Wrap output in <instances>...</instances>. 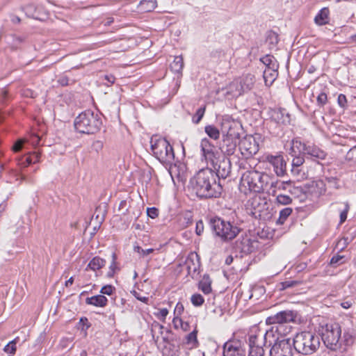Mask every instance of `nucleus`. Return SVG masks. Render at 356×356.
I'll list each match as a JSON object with an SVG mask.
<instances>
[{
  "mask_svg": "<svg viewBox=\"0 0 356 356\" xmlns=\"http://www.w3.org/2000/svg\"><path fill=\"white\" fill-rule=\"evenodd\" d=\"M193 190L201 198L218 197L222 186L216 183V176L211 168L200 170L191 180Z\"/></svg>",
  "mask_w": 356,
  "mask_h": 356,
  "instance_id": "1",
  "label": "nucleus"
},
{
  "mask_svg": "<svg viewBox=\"0 0 356 356\" xmlns=\"http://www.w3.org/2000/svg\"><path fill=\"white\" fill-rule=\"evenodd\" d=\"M75 129L81 134H94L100 130L102 124L101 118L91 111L80 113L74 120Z\"/></svg>",
  "mask_w": 356,
  "mask_h": 356,
  "instance_id": "2",
  "label": "nucleus"
},
{
  "mask_svg": "<svg viewBox=\"0 0 356 356\" xmlns=\"http://www.w3.org/2000/svg\"><path fill=\"white\" fill-rule=\"evenodd\" d=\"M320 344L319 337L310 332L298 333L293 339L295 350L302 355L313 354L318 349Z\"/></svg>",
  "mask_w": 356,
  "mask_h": 356,
  "instance_id": "3",
  "label": "nucleus"
},
{
  "mask_svg": "<svg viewBox=\"0 0 356 356\" xmlns=\"http://www.w3.org/2000/svg\"><path fill=\"white\" fill-rule=\"evenodd\" d=\"M209 225L214 234L224 242L233 240L241 232L236 225L219 217L211 218Z\"/></svg>",
  "mask_w": 356,
  "mask_h": 356,
  "instance_id": "4",
  "label": "nucleus"
},
{
  "mask_svg": "<svg viewBox=\"0 0 356 356\" xmlns=\"http://www.w3.org/2000/svg\"><path fill=\"white\" fill-rule=\"evenodd\" d=\"M151 149L153 155L163 164L171 165L175 160V153L169 142L161 137L151 138Z\"/></svg>",
  "mask_w": 356,
  "mask_h": 356,
  "instance_id": "5",
  "label": "nucleus"
},
{
  "mask_svg": "<svg viewBox=\"0 0 356 356\" xmlns=\"http://www.w3.org/2000/svg\"><path fill=\"white\" fill-rule=\"evenodd\" d=\"M268 179L267 174L257 170L246 171L241 177V186L254 193H260L268 184Z\"/></svg>",
  "mask_w": 356,
  "mask_h": 356,
  "instance_id": "6",
  "label": "nucleus"
},
{
  "mask_svg": "<svg viewBox=\"0 0 356 356\" xmlns=\"http://www.w3.org/2000/svg\"><path fill=\"white\" fill-rule=\"evenodd\" d=\"M291 150L294 154L298 152L304 156H309L314 161L324 160L327 156V153L318 146L314 144L302 143L298 138L292 140Z\"/></svg>",
  "mask_w": 356,
  "mask_h": 356,
  "instance_id": "7",
  "label": "nucleus"
},
{
  "mask_svg": "<svg viewBox=\"0 0 356 356\" xmlns=\"http://www.w3.org/2000/svg\"><path fill=\"white\" fill-rule=\"evenodd\" d=\"M341 327L337 323L327 324L323 328L321 338L327 348L335 350L341 337Z\"/></svg>",
  "mask_w": 356,
  "mask_h": 356,
  "instance_id": "8",
  "label": "nucleus"
},
{
  "mask_svg": "<svg viewBox=\"0 0 356 356\" xmlns=\"http://www.w3.org/2000/svg\"><path fill=\"white\" fill-rule=\"evenodd\" d=\"M240 134L235 127L229 126L226 134L223 136L222 143L220 145L221 152L227 155L234 154L237 145H239Z\"/></svg>",
  "mask_w": 356,
  "mask_h": 356,
  "instance_id": "9",
  "label": "nucleus"
},
{
  "mask_svg": "<svg viewBox=\"0 0 356 356\" xmlns=\"http://www.w3.org/2000/svg\"><path fill=\"white\" fill-rule=\"evenodd\" d=\"M200 147L202 152V155L207 164H210L211 167L216 165L217 162L222 157L216 147L213 146L207 138L202 140Z\"/></svg>",
  "mask_w": 356,
  "mask_h": 356,
  "instance_id": "10",
  "label": "nucleus"
},
{
  "mask_svg": "<svg viewBox=\"0 0 356 356\" xmlns=\"http://www.w3.org/2000/svg\"><path fill=\"white\" fill-rule=\"evenodd\" d=\"M297 317V312L292 310H284L277 312L275 314L268 316L266 323L268 325H281L284 324L294 322Z\"/></svg>",
  "mask_w": 356,
  "mask_h": 356,
  "instance_id": "11",
  "label": "nucleus"
},
{
  "mask_svg": "<svg viewBox=\"0 0 356 356\" xmlns=\"http://www.w3.org/2000/svg\"><path fill=\"white\" fill-rule=\"evenodd\" d=\"M239 149L245 157H250L259 151V144L254 137L248 135L239 142Z\"/></svg>",
  "mask_w": 356,
  "mask_h": 356,
  "instance_id": "12",
  "label": "nucleus"
},
{
  "mask_svg": "<svg viewBox=\"0 0 356 356\" xmlns=\"http://www.w3.org/2000/svg\"><path fill=\"white\" fill-rule=\"evenodd\" d=\"M275 352V354L293 356V350L291 339L285 337H277L275 343L272 346L270 353Z\"/></svg>",
  "mask_w": 356,
  "mask_h": 356,
  "instance_id": "13",
  "label": "nucleus"
},
{
  "mask_svg": "<svg viewBox=\"0 0 356 356\" xmlns=\"http://www.w3.org/2000/svg\"><path fill=\"white\" fill-rule=\"evenodd\" d=\"M212 168L216 177L226 179L231 172V161L229 159L222 156L216 165H213Z\"/></svg>",
  "mask_w": 356,
  "mask_h": 356,
  "instance_id": "14",
  "label": "nucleus"
},
{
  "mask_svg": "<svg viewBox=\"0 0 356 356\" xmlns=\"http://www.w3.org/2000/svg\"><path fill=\"white\" fill-rule=\"evenodd\" d=\"M264 337L262 330L257 327H252L249 333V348H264V346L266 345Z\"/></svg>",
  "mask_w": 356,
  "mask_h": 356,
  "instance_id": "15",
  "label": "nucleus"
},
{
  "mask_svg": "<svg viewBox=\"0 0 356 356\" xmlns=\"http://www.w3.org/2000/svg\"><path fill=\"white\" fill-rule=\"evenodd\" d=\"M286 330H290L289 327L284 328L281 325H273L270 330L266 332L263 331L264 339L265 338L266 343L271 346L273 343H275L277 337H284Z\"/></svg>",
  "mask_w": 356,
  "mask_h": 356,
  "instance_id": "16",
  "label": "nucleus"
},
{
  "mask_svg": "<svg viewBox=\"0 0 356 356\" xmlns=\"http://www.w3.org/2000/svg\"><path fill=\"white\" fill-rule=\"evenodd\" d=\"M267 161L273 166L274 171L278 177H282L286 173V162L281 155H268Z\"/></svg>",
  "mask_w": 356,
  "mask_h": 356,
  "instance_id": "17",
  "label": "nucleus"
},
{
  "mask_svg": "<svg viewBox=\"0 0 356 356\" xmlns=\"http://www.w3.org/2000/svg\"><path fill=\"white\" fill-rule=\"evenodd\" d=\"M248 204L251 207L254 211V213H261L265 209L267 202L266 199L262 198L261 195L257 194L254 195V196L248 200Z\"/></svg>",
  "mask_w": 356,
  "mask_h": 356,
  "instance_id": "18",
  "label": "nucleus"
},
{
  "mask_svg": "<svg viewBox=\"0 0 356 356\" xmlns=\"http://www.w3.org/2000/svg\"><path fill=\"white\" fill-rule=\"evenodd\" d=\"M238 80L241 90L243 91L244 93L252 90L255 82L254 76L250 74L243 75L240 79H238Z\"/></svg>",
  "mask_w": 356,
  "mask_h": 356,
  "instance_id": "19",
  "label": "nucleus"
},
{
  "mask_svg": "<svg viewBox=\"0 0 356 356\" xmlns=\"http://www.w3.org/2000/svg\"><path fill=\"white\" fill-rule=\"evenodd\" d=\"M243 93V91L241 90V87L238 79L232 81L227 88L226 95L228 97H238Z\"/></svg>",
  "mask_w": 356,
  "mask_h": 356,
  "instance_id": "20",
  "label": "nucleus"
},
{
  "mask_svg": "<svg viewBox=\"0 0 356 356\" xmlns=\"http://www.w3.org/2000/svg\"><path fill=\"white\" fill-rule=\"evenodd\" d=\"M87 305H93L95 307H104L108 303V299L103 295H97L86 299Z\"/></svg>",
  "mask_w": 356,
  "mask_h": 356,
  "instance_id": "21",
  "label": "nucleus"
},
{
  "mask_svg": "<svg viewBox=\"0 0 356 356\" xmlns=\"http://www.w3.org/2000/svg\"><path fill=\"white\" fill-rule=\"evenodd\" d=\"M272 118L278 124H286L290 123V115L286 111L285 109H279L275 111Z\"/></svg>",
  "mask_w": 356,
  "mask_h": 356,
  "instance_id": "22",
  "label": "nucleus"
},
{
  "mask_svg": "<svg viewBox=\"0 0 356 356\" xmlns=\"http://www.w3.org/2000/svg\"><path fill=\"white\" fill-rule=\"evenodd\" d=\"M106 264V260L99 257H95L88 264L85 269V271H88V269L96 271L103 268Z\"/></svg>",
  "mask_w": 356,
  "mask_h": 356,
  "instance_id": "23",
  "label": "nucleus"
},
{
  "mask_svg": "<svg viewBox=\"0 0 356 356\" xmlns=\"http://www.w3.org/2000/svg\"><path fill=\"white\" fill-rule=\"evenodd\" d=\"M243 352L231 343H226L223 347V356H243Z\"/></svg>",
  "mask_w": 356,
  "mask_h": 356,
  "instance_id": "24",
  "label": "nucleus"
},
{
  "mask_svg": "<svg viewBox=\"0 0 356 356\" xmlns=\"http://www.w3.org/2000/svg\"><path fill=\"white\" fill-rule=\"evenodd\" d=\"M335 205L337 206V211L340 212V224H342L347 218L350 206L348 202H337Z\"/></svg>",
  "mask_w": 356,
  "mask_h": 356,
  "instance_id": "25",
  "label": "nucleus"
},
{
  "mask_svg": "<svg viewBox=\"0 0 356 356\" xmlns=\"http://www.w3.org/2000/svg\"><path fill=\"white\" fill-rule=\"evenodd\" d=\"M329 10L324 8L320 10L314 18V22L318 25H325L328 23Z\"/></svg>",
  "mask_w": 356,
  "mask_h": 356,
  "instance_id": "26",
  "label": "nucleus"
},
{
  "mask_svg": "<svg viewBox=\"0 0 356 356\" xmlns=\"http://www.w3.org/2000/svg\"><path fill=\"white\" fill-rule=\"evenodd\" d=\"M211 280L210 279L208 275H204L202 279L199 282V288L202 290V291L208 294L211 291Z\"/></svg>",
  "mask_w": 356,
  "mask_h": 356,
  "instance_id": "27",
  "label": "nucleus"
},
{
  "mask_svg": "<svg viewBox=\"0 0 356 356\" xmlns=\"http://www.w3.org/2000/svg\"><path fill=\"white\" fill-rule=\"evenodd\" d=\"M277 76V69H265L264 79L266 85H271Z\"/></svg>",
  "mask_w": 356,
  "mask_h": 356,
  "instance_id": "28",
  "label": "nucleus"
},
{
  "mask_svg": "<svg viewBox=\"0 0 356 356\" xmlns=\"http://www.w3.org/2000/svg\"><path fill=\"white\" fill-rule=\"evenodd\" d=\"M260 60L266 66V69H278L277 62L272 55H266Z\"/></svg>",
  "mask_w": 356,
  "mask_h": 356,
  "instance_id": "29",
  "label": "nucleus"
},
{
  "mask_svg": "<svg viewBox=\"0 0 356 356\" xmlns=\"http://www.w3.org/2000/svg\"><path fill=\"white\" fill-rule=\"evenodd\" d=\"M170 69L175 73H180L184 67V60L181 56H175L170 64Z\"/></svg>",
  "mask_w": 356,
  "mask_h": 356,
  "instance_id": "30",
  "label": "nucleus"
},
{
  "mask_svg": "<svg viewBox=\"0 0 356 356\" xmlns=\"http://www.w3.org/2000/svg\"><path fill=\"white\" fill-rule=\"evenodd\" d=\"M206 134L212 139L218 140L220 138V131L213 125H207L204 128Z\"/></svg>",
  "mask_w": 356,
  "mask_h": 356,
  "instance_id": "31",
  "label": "nucleus"
},
{
  "mask_svg": "<svg viewBox=\"0 0 356 356\" xmlns=\"http://www.w3.org/2000/svg\"><path fill=\"white\" fill-rule=\"evenodd\" d=\"M292 209L290 207H286L280 211L279 218L277 220V224L283 225L286 220L292 213Z\"/></svg>",
  "mask_w": 356,
  "mask_h": 356,
  "instance_id": "32",
  "label": "nucleus"
},
{
  "mask_svg": "<svg viewBox=\"0 0 356 356\" xmlns=\"http://www.w3.org/2000/svg\"><path fill=\"white\" fill-rule=\"evenodd\" d=\"M117 255L115 252L112 254V261L109 266V270L107 273L108 277H113L117 270H119L117 264Z\"/></svg>",
  "mask_w": 356,
  "mask_h": 356,
  "instance_id": "33",
  "label": "nucleus"
},
{
  "mask_svg": "<svg viewBox=\"0 0 356 356\" xmlns=\"http://www.w3.org/2000/svg\"><path fill=\"white\" fill-rule=\"evenodd\" d=\"M23 9L29 17L39 19V16L37 14V8L33 4H29Z\"/></svg>",
  "mask_w": 356,
  "mask_h": 356,
  "instance_id": "34",
  "label": "nucleus"
},
{
  "mask_svg": "<svg viewBox=\"0 0 356 356\" xmlns=\"http://www.w3.org/2000/svg\"><path fill=\"white\" fill-rule=\"evenodd\" d=\"M186 265L187 266L188 272L189 274H191L192 273L193 274L195 273L197 271L199 266H200L198 261L197 264H195L193 262V256H191L187 259V260L186 261Z\"/></svg>",
  "mask_w": 356,
  "mask_h": 356,
  "instance_id": "35",
  "label": "nucleus"
},
{
  "mask_svg": "<svg viewBox=\"0 0 356 356\" xmlns=\"http://www.w3.org/2000/svg\"><path fill=\"white\" fill-rule=\"evenodd\" d=\"M291 173L293 176L296 177L298 180L305 179L307 178V175L301 167L292 166Z\"/></svg>",
  "mask_w": 356,
  "mask_h": 356,
  "instance_id": "36",
  "label": "nucleus"
},
{
  "mask_svg": "<svg viewBox=\"0 0 356 356\" xmlns=\"http://www.w3.org/2000/svg\"><path fill=\"white\" fill-rule=\"evenodd\" d=\"M276 201L278 204L287 205L292 202V198L288 195L279 193L276 195Z\"/></svg>",
  "mask_w": 356,
  "mask_h": 356,
  "instance_id": "37",
  "label": "nucleus"
},
{
  "mask_svg": "<svg viewBox=\"0 0 356 356\" xmlns=\"http://www.w3.org/2000/svg\"><path fill=\"white\" fill-rule=\"evenodd\" d=\"M241 249L243 252L248 253L252 251L253 247L250 238H245L241 241Z\"/></svg>",
  "mask_w": 356,
  "mask_h": 356,
  "instance_id": "38",
  "label": "nucleus"
},
{
  "mask_svg": "<svg viewBox=\"0 0 356 356\" xmlns=\"http://www.w3.org/2000/svg\"><path fill=\"white\" fill-rule=\"evenodd\" d=\"M205 111H206L205 105L199 108L197 110L196 113L193 116V118H192L193 122L195 124H198L202 119V118L204 115Z\"/></svg>",
  "mask_w": 356,
  "mask_h": 356,
  "instance_id": "39",
  "label": "nucleus"
},
{
  "mask_svg": "<svg viewBox=\"0 0 356 356\" xmlns=\"http://www.w3.org/2000/svg\"><path fill=\"white\" fill-rule=\"evenodd\" d=\"M19 337H16L15 339L9 342L5 347L4 351L8 354H14L16 351V343L19 341Z\"/></svg>",
  "mask_w": 356,
  "mask_h": 356,
  "instance_id": "40",
  "label": "nucleus"
},
{
  "mask_svg": "<svg viewBox=\"0 0 356 356\" xmlns=\"http://www.w3.org/2000/svg\"><path fill=\"white\" fill-rule=\"evenodd\" d=\"M325 185L327 186L329 188L335 189H337L339 187L337 179L332 177H326L325 178Z\"/></svg>",
  "mask_w": 356,
  "mask_h": 356,
  "instance_id": "41",
  "label": "nucleus"
},
{
  "mask_svg": "<svg viewBox=\"0 0 356 356\" xmlns=\"http://www.w3.org/2000/svg\"><path fill=\"white\" fill-rule=\"evenodd\" d=\"M204 299L200 294H194L191 297V302L195 307H200L203 305Z\"/></svg>",
  "mask_w": 356,
  "mask_h": 356,
  "instance_id": "42",
  "label": "nucleus"
},
{
  "mask_svg": "<svg viewBox=\"0 0 356 356\" xmlns=\"http://www.w3.org/2000/svg\"><path fill=\"white\" fill-rule=\"evenodd\" d=\"M197 331L196 330H194L193 332H191L186 336V340L187 344L194 345L197 343Z\"/></svg>",
  "mask_w": 356,
  "mask_h": 356,
  "instance_id": "43",
  "label": "nucleus"
},
{
  "mask_svg": "<svg viewBox=\"0 0 356 356\" xmlns=\"http://www.w3.org/2000/svg\"><path fill=\"white\" fill-rule=\"evenodd\" d=\"M134 250L135 252H138L142 257H145L154 252V249L153 248L144 250L138 245L134 246Z\"/></svg>",
  "mask_w": 356,
  "mask_h": 356,
  "instance_id": "44",
  "label": "nucleus"
},
{
  "mask_svg": "<svg viewBox=\"0 0 356 356\" xmlns=\"http://www.w3.org/2000/svg\"><path fill=\"white\" fill-rule=\"evenodd\" d=\"M31 156H32L31 155H29V154H26V156H23L20 159L19 165L22 168H26V167H28L29 165L32 164Z\"/></svg>",
  "mask_w": 356,
  "mask_h": 356,
  "instance_id": "45",
  "label": "nucleus"
},
{
  "mask_svg": "<svg viewBox=\"0 0 356 356\" xmlns=\"http://www.w3.org/2000/svg\"><path fill=\"white\" fill-rule=\"evenodd\" d=\"M300 284L298 281L296 280H286L281 283L282 284V289H286L289 288H292L296 286H298Z\"/></svg>",
  "mask_w": 356,
  "mask_h": 356,
  "instance_id": "46",
  "label": "nucleus"
},
{
  "mask_svg": "<svg viewBox=\"0 0 356 356\" xmlns=\"http://www.w3.org/2000/svg\"><path fill=\"white\" fill-rule=\"evenodd\" d=\"M264 348H250L248 356H264Z\"/></svg>",
  "mask_w": 356,
  "mask_h": 356,
  "instance_id": "47",
  "label": "nucleus"
},
{
  "mask_svg": "<svg viewBox=\"0 0 356 356\" xmlns=\"http://www.w3.org/2000/svg\"><path fill=\"white\" fill-rule=\"evenodd\" d=\"M115 291V288L113 286H112L111 284H108V285L104 286L101 289L100 293L102 294L111 296L113 293V292Z\"/></svg>",
  "mask_w": 356,
  "mask_h": 356,
  "instance_id": "48",
  "label": "nucleus"
},
{
  "mask_svg": "<svg viewBox=\"0 0 356 356\" xmlns=\"http://www.w3.org/2000/svg\"><path fill=\"white\" fill-rule=\"evenodd\" d=\"M305 162L304 155H298L293 158L292 161V166L301 167Z\"/></svg>",
  "mask_w": 356,
  "mask_h": 356,
  "instance_id": "49",
  "label": "nucleus"
},
{
  "mask_svg": "<svg viewBox=\"0 0 356 356\" xmlns=\"http://www.w3.org/2000/svg\"><path fill=\"white\" fill-rule=\"evenodd\" d=\"M337 103L339 106L343 108H346L348 106L347 99L345 95L340 94L337 98Z\"/></svg>",
  "mask_w": 356,
  "mask_h": 356,
  "instance_id": "50",
  "label": "nucleus"
},
{
  "mask_svg": "<svg viewBox=\"0 0 356 356\" xmlns=\"http://www.w3.org/2000/svg\"><path fill=\"white\" fill-rule=\"evenodd\" d=\"M25 142L26 140L24 139L17 140L13 146V150L15 152H19L23 148Z\"/></svg>",
  "mask_w": 356,
  "mask_h": 356,
  "instance_id": "51",
  "label": "nucleus"
},
{
  "mask_svg": "<svg viewBox=\"0 0 356 356\" xmlns=\"http://www.w3.org/2000/svg\"><path fill=\"white\" fill-rule=\"evenodd\" d=\"M327 101V95L325 92H321L317 97L318 104L323 106Z\"/></svg>",
  "mask_w": 356,
  "mask_h": 356,
  "instance_id": "52",
  "label": "nucleus"
},
{
  "mask_svg": "<svg viewBox=\"0 0 356 356\" xmlns=\"http://www.w3.org/2000/svg\"><path fill=\"white\" fill-rule=\"evenodd\" d=\"M147 214L151 218H155L159 215V210L155 207L147 208Z\"/></svg>",
  "mask_w": 356,
  "mask_h": 356,
  "instance_id": "53",
  "label": "nucleus"
},
{
  "mask_svg": "<svg viewBox=\"0 0 356 356\" xmlns=\"http://www.w3.org/2000/svg\"><path fill=\"white\" fill-rule=\"evenodd\" d=\"M204 232V224L202 220L196 222L195 232L198 236H200Z\"/></svg>",
  "mask_w": 356,
  "mask_h": 356,
  "instance_id": "54",
  "label": "nucleus"
},
{
  "mask_svg": "<svg viewBox=\"0 0 356 356\" xmlns=\"http://www.w3.org/2000/svg\"><path fill=\"white\" fill-rule=\"evenodd\" d=\"M29 155H31V162L32 163H35L39 162L40 158V153L38 152H29Z\"/></svg>",
  "mask_w": 356,
  "mask_h": 356,
  "instance_id": "55",
  "label": "nucleus"
},
{
  "mask_svg": "<svg viewBox=\"0 0 356 356\" xmlns=\"http://www.w3.org/2000/svg\"><path fill=\"white\" fill-rule=\"evenodd\" d=\"M342 259H343V256L335 255L332 257V259L330 260V264L331 265H337V264L341 263V261Z\"/></svg>",
  "mask_w": 356,
  "mask_h": 356,
  "instance_id": "56",
  "label": "nucleus"
},
{
  "mask_svg": "<svg viewBox=\"0 0 356 356\" xmlns=\"http://www.w3.org/2000/svg\"><path fill=\"white\" fill-rule=\"evenodd\" d=\"M133 294H134V297L137 300H140V301H141V302H143L144 303L147 304V302L149 301V298L148 297L142 296H140V294L139 293H138V292H136L135 291H134Z\"/></svg>",
  "mask_w": 356,
  "mask_h": 356,
  "instance_id": "57",
  "label": "nucleus"
},
{
  "mask_svg": "<svg viewBox=\"0 0 356 356\" xmlns=\"http://www.w3.org/2000/svg\"><path fill=\"white\" fill-rule=\"evenodd\" d=\"M354 303V300L352 298L345 300L341 303V305L344 309H349L353 304Z\"/></svg>",
  "mask_w": 356,
  "mask_h": 356,
  "instance_id": "58",
  "label": "nucleus"
},
{
  "mask_svg": "<svg viewBox=\"0 0 356 356\" xmlns=\"http://www.w3.org/2000/svg\"><path fill=\"white\" fill-rule=\"evenodd\" d=\"M72 342V338L63 339L60 341V346L63 348H67Z\"/></svg>",
  "mask_w": 356,
  "mask_h": 356,
  "instance_id": "59",
  "label": "nucleus"
},
{
  "mask_svg": "<svg viewBox=\"0 0 356 356\" xmlns=\"http://www.w3.org/2000/svg\"><path fill=\"white\" fill-rule=\"evenodd\" d=\"M69 79L66 76H62L58 79V83L62 86H65L68 85Z\"/></svg>",
  "mask_w": 356,
  "mask_h": 356,
  "instance_id": "60",
  "label": "nucleus"
},
{
  "mask_svg": "<svg viewBox=\"0 0 356 356\" xmlns=\"http://www.w3.org/2000/svg\"><path fill=\"white\" fill-rule=\"evenodd\" d=\"M184 311V306L181 303L178 302L175 309V314H177V316L181 315Z\"/></svg>",
  "mask_w": 356,
  "mask_h": 356,
  "instance_id": "61",
  "label": "nucleus"
},
{
  "mask_svg": "<svg viewBox=\"0 0 356 356\" xmlns=\"http://www.w3.org/2000/svg\"><path fill=\"white\" fill-rule=\"evenodd\" d=\"M268 39L270 40L272 43L276 44L278 42V35L274 32L270 33L268 35Z\"/></svg>",
  "mask_w": 356,
  "mask_h": 356,
  "instance_id": "62",
  "label": "nucleus"
},
{
  "mask_svg": "<svg viewBox=\"0 0 356 356\" xmlns=\"http://www.w3.org/2000/svg\"><path fill=\"white\" fill-rule=\"evenodd\" d=\"M40 141V138L38 136L34 134L31 136V145H33L34 146L38 145L39 144Z\"/></svg>",
  "mask_w": 356,
  "mask_h": 356,
  "instance_id": "63",
  "label": "nucleus"
},
{
  "mask_svg": "<svg viewBox=\"0 0 356 356\" xmlns=\"http://www.w3.org/2000/svg\"><path fill=\"white\" fill-rule=\"evenodd\" d=\"M172 323H173L175 328H178L179 325H181V326L183 325L182 320L180 318H179L178 316H175L173 318Z\"/></svg>",
  "mask_w": 356,
  "mask_h": 356,
  "instance_id": "64",
  "label": "nucleus"
}]
</instances>
